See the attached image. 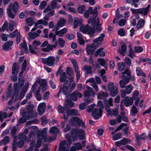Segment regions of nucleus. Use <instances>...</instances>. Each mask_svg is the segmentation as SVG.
I'll list each match as a JSON object with an SVG mask.
<instances>
[{"mask_svg": "<svg viewBox=\"0 0 151 151\" xmlns=\"http://www.w3.org/2000/svg\"><path fill=\"white\" fill-rule=\"evenodd\" d=\"M29 47L30 52L32 54H36L37 52L33 48V47L31 45H29Z\"/></svg>", "mask_w": 151, "mask_h": 151, "instance_id": "338daca9", "label": "nucleus"}, {"mask_svg": "<svg viewBox=\"0 0 151 151\" xmlns=\"http://www.w3.org/2000/svg\"><path fill=\"white\" fill-rule=\"evenodd\" d=\"M27 66V61L26 60H24L22 65L21 70L19 74V78L22 77L23 76V73L25 70Z\"/></svg>", "mask_w": 151, "mask_h": 151, "instance_id": "6ab92c4d", "label": "nucleus"}, {"mask_svg": "<svg viewBox=\"0 0 151 151\" xmlns=\"http://www.w3.org/2000/svg\"><path fill=\"white\" fill-rule=\"evenodd\" d=\"M19 9V5L18 2L15 1L13 4L10 3L9 5V8L7 9V13L8 16L12 19H14L15 16L12 12V9L14 13H16Z\"/></svg>", "mask_w": 151, "mask_h": 151, "instance_id": "39448f33", "label": "nucleus"}, {"mask_svg": "<svg viewBox=\"0 0 151 151\" xmlns=\"http://www.w3.org/2000/svg\"><path fill=\"white\" fill-rule=\"evenodd\" d=\"M26 21L28 24L27 25L29 26H32L35 23L34 21H33L31 17H30L27 18L26 19Z\"/></svg>", "mask_w": 151, "mask_h": 151, "instance_id": "49530a36", "label": "nucleus"}, {"mask_svg": "<svg viewBox=\"0 0 151 151\" xmlns=\"http://www.w3.org/2000/svg\"><path fill=\"white\" fill-rule=\"evenodd\" d=\"M79 22L78 18L77 17H75L74 19V28H76L78 27Z\"/></svg>", "mask_w": 151, "mask_h": 151, "instance_id": "bf43d9fd", "label": "nucleus"}, {"mask_svg": "<svg viewBox=\"0 0 151 151\" xmlns=\"http://www.w3.org/2000/svg\"><path fill=\"white\" fill-rule=\"evenodd\" d=\"M42 62L49 67L52 66L55 64V58L52 56H50L47 58H43L41 59Z\"/></svg>", "mask_w": 151, "mask_h": 151, "instance_id": "1a4fd4ad", "label": "nucleus"}, {"mask_svg": "<svg viewBox=\"0 0 151 151\" xmlns=\"http://www.w3.org/2000/svg\"><path fill=\"white\" fill-rule=\"evenodd\" d=\"M12 41H8L5 43L2 46V48L6 51H8L11 50L12 48L11 47L13 45Z\"/></svg>", "mask_w": 151, "mask_h": 151, "instance_id": "dca6fc26", "label": "nucleus"}, {"mask_svg": "<svg viewBox=\"0 0 151 151\" xmlns=\"http://www.w3.org/2000/svg\"><path fill=\"white\" fill-rule=\"evenodd\" d=\"M150 6V5L149 4L145 8L140 9V14L144 16L147 15L148 13Z\"/></svg>", "mask_w": 151, "mask_h": 151, "instance_id": "393cba45", "label": "nucleus"}, {"mask_svg": "<svg viewBox=\"0 0 151 151\" xmlns=\"http://www.w3.org/2000/svg\"><path fill=\"white\" fill-rule=\"evenodd\" d=\"M18 146L17 142H13L12 148V151H16L17 150Z\"/></svg>", "mask_w": 151, "mask_h": 151, "instance_id": "774afa93", "label": "nucleus"}, {"mask_svg": "<svg viewBox=\"0 0 151 151\" xmlns=\"http://www.w3.org/2000/svg\"><path fill=\"white\" fill-rule=\"evenodd\" d=\"M23 78L21 79L20 78H18V83L19 87H22L24 85V77H22Z\"/></svg>", "mask_w": 151, "mask_h": 151, "instance_id": "864d4df0", "label": "nucleus"}, {"mask_svg": "<svg viewBox=\"0 0 151 151\" xmlns=\"http://www.w3.org/2000/svg\"><path fill=\"white\" fill-rule=\"evenodd\" d=\"M28 35L31 40H34L38 37L39 35L35 32H29L28 33Z\"/></svg>", "mask_w": 151, "mask_h": 151, "instance_id": "72a5a7b5", "label": "nucleus"}, {"mask_svg": "<svg viewBox=\"0 0 151 151\" xmlns=\"http://www.w3.org/2000/svg\"><path fill=\"white\" fill-rule=\"evenodd\" d=\"M22 117L20 118L19 120V123L20 125L24 123L26 121L27 117V113L26 111H24L22 114Z\"/></svg>", "mask_w": 151, "mask_h": 151, "instance_id": "aec40b11", "label": "nucleus"}, {"mask_svg": "<svg viewBox=\"0 0 151 151\" xmlns=\"http://www.w3.org/2000/svg\"><path fill=\"white\" fill-rule=\"evenodd\" d=\"M117 33L119 35L123 36L125 35V31L123 29L121 28L118 31Z\"/></svg>", "mask_w": 151, "mask_h": 151, "instance_id": "052dcab7", "label": "nucleus"}, {"mask_svg": "<svg viewBox=\"0 0 151 151\" xmlns=\"http://www.w3.org/2000/svg\"><path fill=\"white\" fill-rule=\"evenodd\" d=\"M145 21L142 19H140L138 22L137 27V29H139L141 28L145 24Z\"/></svg>", "mask_w": 151, "mask_h": 151, "instance_id": "f704fd0d", "label": "nucleus"}, {"mask_svg": "<svg viewBox=\"0 0 151 151\" xmlns=\"http://www.w3.org/2000/svg\"><path fill=\"white\" fill-rule=\"evenodd\" d=\"M50 5L51 8L54 9L57 7V2L55 0H53L51 1Z\"/></svg>", "mask_w": 151, "mask_h": 151, "instance_id": "3c124183", "label": "nucleus"}, {"mask_svg": "<svg viewBox=\"0 0 151 151\" xmlns=\"http://www.w3.org/2000/svg\"><path fill=\"white\" fill-rule=\"evenodd\" d=\"M121 72L122 74L121 78L122 79L119 81V83L121 88H125V85L129 82L131 75L128 69H126L123 72Z\"/></svg>", "mask_w": 151, "mask_h": 151, "instance_id": "7ed1b4c3", "label": "nucleus"}, {"mask_svg": "<svg viewBox=\"0 0 151 151\" xmlns=\"http://www.w3.org/2000/svg\"><path fill=\"white\" fill-rule=\"evenodd\" d=\"M94 44L95 43L93 42V43H91L90 45L89 44H87L86 45V51L87 55H93V54L94 50L91 49V48L95 50L96 49V47H97V45H96Z\"/></svg>", "mask_w": 151, "mask_h": 151, "instance_id": "9b49d317", "label": "nucleus"}, {"mask_svg": "<svg viewBox=\"0 0 151 151\" xmlns=\"http://www.w3.org/2000/svg\"><path fill=\"white\" fill-rule=\"evenodd\" d=\"M126 21L124 19H122L119 20V25L120 27H122L125 25Z\"/></svg>", "mask_w": 151, "mask_h": 151, "instance_id": "680f3d73", "label": "nucleus"}, {"mask_svg": "<svg viewBox=\"0 0 151 151\" xmlns=\"http://www.w3.org/2000/svg\"><path fill=\"white\" fill-rule=\"evenodd\" d=\"M57 110L59 113L63 114L64 113L65 111H66L67 110L65 108V106L63 107L61 105H59L58 107Z\"/></svg>", "mask_w": 151, "mask_h": 151, "instance_id": "ea45409f", "label": "nucleus"}, {"mask_svg": "<svg viewBox=\"0 0 151 151\" xmlns=\"http://www.w3.org/2000/svg\"><path fill=\"white\" fill-rule=\"evenodd\" d=\"M81 31L83 33H86L87 32L91 37H93L95 32V28L94 27H92L91 26H89L88 25L86 24L83 27H81Z\"/></svg>", "mask_w": 151, "mask_h": 151, "instance_id": "0eeeda50", "label": "nucleus"}, {"mask_svg": "<svg viewBox=\"0 0 151 151\" xmlns=\"http://www.w3.org/2000/svg\"><path fill=\"white\" fill-rule=\"evenodd\" d=\"M72 142H60L59 149L61 151H69Z\"/></svg>", "mask_w": 151, "mask_h": 151, "instance_id": "f8f14e48", "label": "nucleus"}, {"mask_svg": "<svg viewBox=\"0 0 151 151\" xmlns=\"http://www.w3.org/2000/svg\"><path fill=\"white\" fill-rule=\"evenodd\" d=\"M35 82L39 83L40 86L39 87L41 88L42 86L47 85V81L46 79H39L35 81Z\"/></svg>", "mask_w": 151, "mask_h": 151, "instance_id": "c85d7f7f", "label": "nucleus"}, {"mask_svg": "<svg viewBox=\"0 0 151 151\" xmlns=\"http://www.w3.org/2000/svg\"><path fill=\"white\" fill-rule=\"evenodd\" d=\"M71 99L73 101H76L78 100V98H81L82 96L81 93L75 91L73 92L70 95Z\"/></svg>", "mask_w": 151, "mask_h": 151, "instance_id": "4468645a", "label": "nucleus"}, {"mask_svg": "<svg viewBox=\"0 0 151 151\" xmlns=\"http://www.w3.org/2000/svg\"><path fill=\"white\" fill-rule=\"evenodd\" d=\"M19 47L20 48L24 49V50H26L27 51H26V52L27 53H28L27 51L28 49L27 45L26 42H24L23 43H20L19 45Z\"/></svg>", "mask_w": 151, "mask_h": 151, "instance_id": "a18cd8bd", "label": "nucleus"}, {"mask_svg": "<svg viewBox=\"0 0 151 151\" xmlns=\"http://www.w3.org/2000/svg\"><path fill=\"white\" fill-rule=\"evenodd\" d=\"M67 74L69 76V80H70V82H72L73 81V78L71 75L72 74V70L71 68L70 67H68L66 69Z\"/></svg>", "mask_w": 151, "mask_h": 151, "instance_id": "b1692460", "label": "nucleus"}, {"mask_svg": "<svg viewBox=\"0 0 151 151\" xmlns=\"http://www.w3.org/2000/svg\"><path fill=\"white\" fill-rule=\"evenodd\" d=\"M35 129L36 131H37V142H52L54 141L56 139L55 137L48 136L47 138L46 137V136L42 134V132L38 131V128L37 127L35 126Z\"/></svg>", "mask_w": 151, "mask_h": 151, "instance_id": "20e7f679", "label": "nucleus"}, {"mask_svg": "<svg viewBox=\"0 0 151 151\" xmlns=\"http://www.w3.org/2000/svg\"><path fill=\"white\" fill-rule=\"evenodd\" d=\"M121 103H123L126 107L129 106L130 105H132V97H130V99L129 97H125L124 99L121 100Z\"/></svg>", "mask_w": 151, "mask_h": 151, "instance_id": "2eb2a0df", "label": "nucleus"}, {"mask_svg": "<svg viewBox=\"0 0 151 151\" xmlns=\"http://www.w3.org/2000/svg\"><path fill=\"white\" fill-rule=\"evenodd\" d=\"M99 113H92V116L94 119L95 120L98 119L99 117H101L103 112V110L102 109H99Z\"/></svg>", "mask_w": 151, "mask_h": 151, "instance_id": "a878e982", "label": "nucleus"}, {"mask_svg": "<svg viewBox=\"0 0 151 151\" xmlns=\"http://www.w3.org/2000/svg\"><path fill=\"white\" fill-rule=\"evenodd\" d=\"M96 17H91V16L88 19V23L91 24L93 27H95L96 23H97V19L96 20Z\"/></svg>", "mask_w": 151, "mask_h": 151, "instance_id": "cd10ccee", "label": "nucleus"}, {"mask_svg": "<svg viewBox=\"0 0 151 151\" xmlns=\"http://www.w3.org/2000/svg\"><path fill=\"white\" fill-rule=\"evenodd\" d=\"M108 89L111 96L115 97L118 94V88L114 86V83L112 82H109L108 84Z\"/></svg>", "mask_w": 151, "mask_h": 151, "instance_id": "6e6552de", "label": "nucleus"}, {"mask_svg": "<svg viewBox=\"0 0 151 151\" xmlns=\"http://www.w3.org/2000/svg\"><path fill=\"white\" fill-rule=\"evenodd\" d=\"M124 63H125V65L126 64L127 66H129L131 64V60L129 58L127 57L125 58Z\"/></svg>", "mask_w": 151, "mask_h": 151, "instance_id": "0e129e2a", "label": "nucleus"}, {"mask_svg": "<svg viewBox=\"0 0 151 151\" xmlns=\"http://www.w3.org/2000/svg\"><path fill=\"white\" fill-rule=\"evenodd\" d=\"M74 145L76 146L77 150H79L82 148V145L80 142H76L74 144Z\"/></svg>", "mask_w": 151, "mask_h": 151, "instance_id": "4d7b16f0", "label": "nucleus"}, {"mask_svg": "<svg viewBox=\"0 0 151 151\" xmlns=\"http://www.w3.org/2000/svg\"><path fill=\"white\" fill-rule=\"evenodd\" d=\"M71 127L70 124L67 123L66 124V126L65 127L64 129L63 130V131L64 133H66L68 131H69Z\"/></svg>", "mask_w": 151, "mask_h": 151, "instance_id": "69168bd1", "label": "nucleus"}, {"mask_svg": "<svg viewBox=\"0 0 151 151\" xmlns=\"http://www.w3.org/2000/svg\"><path fill=\"white\" fill-rule=\"evenodd\" d=\"M67 32V29L66 28H64L59 31H55V33L56 35H58L59 37H62Z\"/></svg>", "mask_w": 151, "mask_h": 151, "instance_id": "bb28decb", "label": "nucleus"}, {"mask_svg": "<svg viewBox=\"0 0 151 151\" xmlns=\"http://www.w3.org/2000/svg\"><path fill=\"white\" fill-rule=\"evenodd\" d=\"M41 119L42 125H45L46 124L47 122V120L45 116H42L41 118Z\"/></svg>", "mask_w": 151, "mask_h": 151, "instance_id": "603ef678", "label": "nucleus"}, {"mask_svg": "<svg viewBox=\"0 0 151 151\" xmlns=\"http://www.w3.org/2000/svg\"><path fill=\"white\" fill-rule=\"evenodd\" d=\"M118 68L121 72L124 71L125 68V63L123 62L119 63L118 65Z\"/></svg>", "mask_w": 151, "mask_h": 151, "instance_id": "a19ab883", "label": "nucleus"}, {"mask_svg": "<svg viewBox=\"0 0 151 151\" xmlns=\"http://www.w3.org/2000/svg\"><path fill=\"white\" fill-rule=\"evenodd\" d=\"M134 52L137 53H140L143 51V48L139 46L134 47Z\"/></svg>", "mask_w": 151, "mask_h": 151, "instance_id": "de8ad7c7", "label": "nucleus"}, {"mask_svg": "<svg viewBox=\"0 0 151 151\" xmlns=\"http://www.w3.org/2000/svg\"><path fill=\"white\" fill-rule=\"evenodd\" d=\"M127 50V46L125 44H123L121 45V47H119L118 52L121 55L124 56Z\"/></svg>", "mask_w": 151, "mask_h": 151, "instance_id": "412c9836", "label": "nucleus"}, {"mask_svg": "<svg viewBox=\"0 0 151 151\" xmlns=\"http://www.w3.org/2000/svg\"><path fill=\"white\" fill-rule=\"evenodd\" d=\"M69 80V77H63L61 76L60 78V81L61 83H64L63 85H67L68 84Z\"/></svg>", "mask_w": 151, "mask_h": 151, "instance_id": "473e14b6", "label": "nucleus"}, {"mask_svg": "<svg viewBox=\"0 0 151 151\" xmlns=\"http://www.w3.org/2000/svg\"><path fill=\"white\" fill-rule=\"evenodd\" d=\"M67 101V103L66 104L65 106V108L67 110H69V109L70 108H71L73 106L74 103L70 99H68Z\"/></svg>", "mask_w": 151, "mask_h": 151, "instance_id": "7c9ffc66", "label": "nucleus"}, {"mask_svg": "<svg viewBox=\"0 0 151 151\" xmlns=\"http://www.w3.org/2000/svg\"><path fill=\"white\" fill-rule=\"evenodd\" d=\"M68 111V114H70V116H79L80 115L78 111L76 109H69Z\"/></svg>", "mask_w": 151, "mask_h": 151, "instance_id": "c756f323", "label": "nucleus"}, {"mask_svg": "<svg viewBox=\"0 0 151 151\" xmlns=\"http://www.w3.org/2000/svg\"><path fill=\"white\" fill-rule=\"evenodd\" d=\"M122 134L121 133H118L114 135L112 137V139L113 140H116L121 139L122 137Z\"/></svg>", "mask_w": 151, "mask_h": 151, "instance_id": "c03bdc74", "label": "nucleus"}, {"mask_svg": "<svg viewBox=\"0 0 151 151\" xmlns=\"http://www.w3.org/2000/svg\"><path fill=\"white\" fill-rule=\"evenodd\" d=\"M45 107L46 104L44 102L41 103L39 104L38 107V112L39 115H42L45 112Z\"/></svg>", "mask_w": 151, "mask_h": 151, "instance_id": "f3484780", "label": "nucleus"}, {"mask_svg": "<svg viewBox=\"0 0 151 151\" xmlns=\"http://www.w3.org/2000/svg\"><path fill=\"white\" fill-rule=\"evenodd\" d=\"M92 67L90 65L87 66L85 65L83 67V69L84 71L86 70V72L88 74L90 73L91 72Z\"/></svg>", "mask_w": 151, "mask_h": 151, "instance_id": "37998d69", "label": "nucleus"}, {"mask_svg": "<svg viewBox=\"0 0 151 151\" xmlns=\"http://www.w3.org/2000/svg\"><path fill=\"white\" fill-rule=\"evenodd\" d=\"M34 108L33 104H30L28 105L27 108V111H26L27 114H31L32 113V110Z\"/></svg>", "mask_w": 151, "mask_h": 151, "instance_id": "58836bf2", "label": "nucleus"}, {"mask_svg": "<svg viewBox=\"0 0 151 151\" xmlns=\"http://www.w3.org/2000/svg\"><path fill=\"white\" fill-rule=\"evenodd\" d=\"M105 37L104 34L103 33L101 34L100 36L95 38L93 40V42L97 45V47L101 46L102 45L101 42L103 41L104 38Z\"/></svg>", "mask_w": 151, "mask_h": 151, "instance_id": "ddd939ff", "label": "nucleus"}, {"mask_svg": "<svg viewBox=\"0 0 151 151\" xmlns=\"http://www.w3.org/2000/svg\"><path fill=\"white\" fill-rule=\"evenodd\" d=\"M75 72L76 73V78L77 81H78L80 78V72L78 70V68L74 69Z\"/></svg>", "mask_w": 151, "mask_h": 151, "instance_id": "13d9d810", "label": "nucleus"}, {"mask_svg": "<svg viewBox=\"0 0 151 151\" xmlns=\"http://www.w3.org/2000/svg\"><path fill=\"white\" fill-rule=\"evenodd\" d=\"M65 136L66 139L67 140V142H73L72 140L71 139H72V138L71 135H70L69 134H65ZM61 142H67V141L66 140H64Z\"/></svg>", "mask_w": 151, "mask_h": 151, "instance_id": "8fccbe9b", "label": "nucleus"}, {"mask_svg": "<svg viewBox=\"0 0 151 151\" xmlns=\"http://www.w3.org/2000/svg\"><path fill=\"white\" fill-rule=\"evenodd\" d=\"M17 63L16 62H14L13 65L12 67V73L14 76L11 77V79L13 82H16L17 81V74L18 72L17 70Z\"/></svg>", "mask_w": 151, "mask_h": 151, "instance_id": "9d476101", "label": "nucleus"}, {"mask_svg": "<svg viewBox=\"0 0 151 151\" xmlns=\"http://www.w3.org/2000/svg\"><path fill=\"white\" fill-rule=\"evenodd\" d=\"M66 20L64 18H62V19H60L59 21L57 24V26L60 27H61L64 26L65 23H66Z\"/></svg>", "mask_w": 151, "mask_h": 151, "instance_id": "79ce46f5", "label": "nucleus"}, {"mask_svg": "<svg viewBox=\"0 0 151 151\" xmlns=\"http://www.w3.org/2000/svg\"><path fill=\"white\" fill-rule=\"evenodd\" d=\"M109 115H114L115 116H116L118 114V112L117 110L115 109H113L112 110H111V111L108 113Z\"/></svg>", "mask_w": 151, "mask_h": 151, "instance_id": "6e6d98bb", "label": "nucleus"}, {"mask_svg": "<svg viewBox=\"0 0 151 151\" xmlns=\"http://www.w3.org/2000/svg\"><path fill=\"white\" fill-rule=\"evenodd\" d=\"M18 96V95L16 96V94L13 93L12 96V98L8 101V104L9 106H11L13 103H14L19 99H20Z\"/></svg>", "mask_w": 151, "mask_h": 151, "instance_id": "5701e85b", "label": "nucleus"}, {"mask_svg": "<svg viewBox=\"0 0 151 151\" xmlns=\"http://www.w3.org/2000/svg\"><path fill=\"white\" fill-rule=\"evenodd\" d=\"M101 25V24H100L99 20V18H97V23H96L95 25V28L96 29V31L97 32H100L101 31V28L100 26Z\"/></svg>", "mask_w": 151, "mask_h": 151, "instance_id": "e433bc0d", "label": "nucleus"}, {"mask_svg": "<svg viewBox=\"0 0 151 151\" xmlns=\"http://www.w3.org/2000/svg\"><path fill=\"white\" fill-rule=\"evenodd\" d=\"M97 61L101 66H104L105 65L106 62L104 59L99 58Z\"/></svg>", "mask_w": 151, "mask_h": 151, "instance_id": "5fc2aeb1", "label": "nucleus"}, {"mask_svg": "<svg viewBox=\"0 0 151 151\" xmlns=\"http://www.w3.org/2000/svg\"><path fill=\"white\" fill-rule=\"evenodd\" d=\"M70 134L73 142H76L78 139L81 140L85 139V131L82 129H78L75 128H73L71 129Z\"/></svg>", "mask_w": 151, "mask_h": 151, "instance_id": "f257e3e1", "label": "nucleus"}, {"mask_svg": "<svg viewBox=\"0 0 151 151\" xmlns=\"http://www.w3.org/2000/svg\"><path fill=\"white\" fill-rule=\"evenodd\" d=\"M88 12L90 14H92L91 17H96L98 15V12L97 7H95L93 10L91 7H90L88 9Z\"/></svg>", "mask_w": 151, "mask_h": 151, "instance_id": "4be33fe9", "label": "nucleus"}, {"mask_svg": "<svg viewBox=\"0 0 151 151\" xmlns=\"http://www.w3.org/2000/svg\"><path fill=\"white\" fill-rule=\"evenodd\" d=\"M86 7L84 5H81V6H79L77 7V10L79 14H82L83 12L86 11Z\"/></svg>", "mask_w": 151, "mask_h": 151, "instance_id": "4c0bfd02", "label": "nucleus"}, {"mask_svg": "<svg viewBox=\"0 0 151 151\" xmlns=\"http://www.w3.org/2000/svg\"><path fill=\"white\" fill-rule=\"evenodd\" d=\"M69 122L72 126H75L77 128H79L81 126L84 129L86 128L85 123L78 117H72L71 119L69 120Z\"/></svg>", "mask_w": 151, "mask_h": 151, "instance_id": "423d86ee", "label": "nucleus"}, {"mask_svg": "<svg viewBox=\"0 0 151 151\" xmlns=\"http://www.w3.org/2000/svg\"><path fill=\"white\" fill-rule=\"evenodd\" d=\"M49 132L50 133H52L54 134L52 136H50L51 137H55L56 139L57 137V134H58L60 133V131L58 128L56 126H53L50 128Z\"/></svg>", "mask_w": 151, "mask_h": 151, "instance_id": "a211bd4d", "label": "nucleus"}, {"mask_svg": "<svg viewBox=\"0 0 151 151\" xmlns=\"http://www.w3.org/2000/svg\"><path fill=\"white\" fill-rule=\"evenodd\" d=\"M136 72L137 76H142L144 77H146L145 74L141 70L139 67H137L136 68Z\"/></svg>", "mask_w": 151, "mask_h": 151, "instance_id": "c9c22d12", "label": "nucleus"}, {"mask_svg": "<svg viewBox=\"0 0 151 151\" xmlns=\"http://www.w3.org/2000/svg\"><path fill=\"white\" fill-rule=\"evenodd\" d=\"M18 139L20 140L18 142H26L27 137L23 133L20 132L18 134Z\"/></svg>", "mask_w": 151, "mask_h": 151, "instance_id": "2f4dec72", "label": "nucleus"}, {"mask_svg": "<svg viewBox=\"0 0 151 151\" xmlns=\"http://www.w3.org/2000/svg\"><path fill=\"white\" fill-rule=\"evenodd\" d=\"M59 45L61 47H63L65 44V41L62 38H59L58 39Z\"/></svg>", "mask_w": 151, "mask_h": 151, "instance_id": "09e8293b", "label": "nucleus"}, {"mask_svg": "<svg viewBox=\"0 0 151 151\" xmlns=\"http://www.w3.org/2000/svg\"><path fill=\"white\" fill-rule=\"evenodd\" d=\"M93 100L92 99H90L89 98H84L83 99V101L86 104H88L91 103Z\"/></svg>", "mask_w": 151, "mask_h": 151, "instance_id": "e2e57ef3", "label": "nucleus"}, {"mask_svg": "<svg viewBox=\"0 0 151 151\" xmlns=\"http://www.w3.org/2000/svg\"><path fill=\"white\" fill-rule=\"evenodd\" d=\"M76 84L75 82H70L67 85H63L60 86V91L62 94L65 96L66 98H68L71 92L75 89Z\"/></svg>", "mask_w": 151, "mask_h": 151, "instance_id": "f03ea898", "label": "nucleus"}]
</instances>
